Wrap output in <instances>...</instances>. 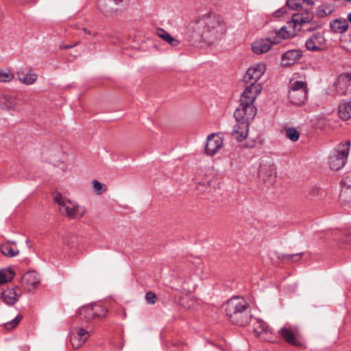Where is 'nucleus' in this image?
<instances>
[{
	"label": "nucleus",
	"mask_w": 351,
	"mask_h": 351,
	"mask_svg": "<svg viewBox=\"0 0 351 351\" xmlns=\"http://www.w3.org/2000/svg\"><path fill=\"white\" fill-rule=\"evenodd\" d=\"M187 29L189 36L195 40L212 44L226 32L227 26L220 15L208 14L191 21Z\"/></svg>",
	"instance_id": "obj_1"
},
{
	"label": "nucleus",
	"mask_w": 351,
	"mask_h": 351,
	"mask_svg": "<svg viewBox=\"0 0 351 351\" xmlns=\"http://www.w3.org/2000/svg\"><path fill=\"white\" fill-rule=\"evenodd\" d=\"M313 15L311 13L306 12L303 16L300 14H295L292 16L291 21L288 22L289 27L293 26L294 30L293 32L287 31V27L283 26L278 30H275V36L272 38L262 39L252 43V49L256 54H262L269 51L274 44L280 43L284 39H287L295 35V30H300L301 25L304 23H309L313 20Z\"/></svg>",
	"instance_id": "obj_2"
},
{
	"label": "nucleus",
	"mask_w": 351,
	"mask_h": 351,
	"mask_svg": "<svg viewBox=\"0 0 351 351\" xmlns=\"http://www.w3.org/2000/svg\"><path fill=\"white\" fill-rule=\"evenodd\" d=\"M261 93L258 86H253L249 89H245L240 97V105L235 110L234 117L237 121H241V129L243 134H246L247 125H250L256 114V107L254 101Z\"/></svg>",
	"instance_id": "obj_3"
},
{
	"label": "nucleus",
	"mask_w": 351,
	"mask_h": 351,
	"mask_svg": "<svg viewBox=\"0 0 351 351\" xmlns=\"http://www.w3.org/2000/svg\"><path fill=\"white\" fill-rule=\"evenodd\" d=\"M225 311L232 324L241 326L248 324L252 317L249 305L239 298L229 300L226 304Z\"/></svg>",
	"instance_id": "obj_4"
},
{
	"label": "nucleus",
	"mask_w": 351,
	"mask_h": 351,
	"mask_svg": "<svg viewBox=\"0 0 351 351\" xmlns=\"http://www.w3.org/2000/svg\"><path fill=\"white\" fill-rule=\"evenodd\" d=\"M53 199L58 206L60 213L69 219H80L84 216L86 209L76 202L64 197L61 193L54 195Z\"/></svg>",
	"instance_id": "obj_5"
},
{
	"label": "nucleus",
	"mask_w": 351,
	"mask_h": 351,
	"mask_svg": "<svg viewBox=\"0 0 351 351\" xmlns=\"http://www.w3.org/2000/svg\"><path fill=\"white\" fill-rule=\"evenodd\" d=\"M350 143H339L329 158V166L332 170L338 171L344 167L349 154Z\"/></svg>",
	"instance_id": "obj_6"
},
{
	"label": "nucleus",
	"mask_w": 351,
	"mask_h": 351,
	"mask_svg": "<svg viewBox=\"0 0 351 351\" xmlns=\"http://www.w3.org/2000/svg\"><path fill=\"white\" fill-rule=\"evenodd\" d=\"M307 85L305 82L291 80L289 82V99L295 105H302L307 100Z\"/></svg>",
	"instance_id": "obj_7"
},
{
	"label": "nucleus",
	"mask_w": 351,
	"mask_h": 351,
	"mask_svg": "<svg viewBox=\"0 0 351 351\" xmlns=\"http://www.w3.org/2000/svg\"><path fill=\"white\" fill-rule=\"evenodd\" d=\"M42 155L44 159L56 166L63 162L64 152L58 142L49 143L45 145Z\"/></svg>",
	"instance_id": "obj_8"
},
{
	"label": "nucleus",
	"mask_w": 351,
	"mask_h": 351,
	"mask_svg": "<svg viewBox=\"0 0 351 351\" xmlns=\"http://www.w3.org/2000/svg\"><path fill=\"white\" fill-rule=\"evenodd\" d=\"M265 70L266 66L263 62L257 63L250 66L244 76L245 82L249 84V85H247L245 89H249L253 86H258L261 88V91L262 86L260 84L257 83V81L263 75Z\"/></svg>",
	"instance_id": "obj_9"
},
{
	"label": "nucleus",
	"mask_w": 351,
	"mask_h": 351,
	"mask_svg": "<svg viewBox=\"0 0 351 351\" xmlns=\"http://www.w3.org/2000/svg\"><path fill=\"white\" fill-rule=\"evenodd\" d=\"M278 334L287 343L296 347L303 346L298 327L286 324L278 330Z\"/></svg>",
	"instance_id": "obj_10"
},
{
	"label": "nucleus",
	"mask_w": 351,
	"mask_h": 351,
	"mask_svg": "<svg viewBox=\"0 0 351 351\" xmlns=\"http://www.w3.org/2000/svg\"><path fill=\"white\" fill-rule=\"evenodd\" d=\"M258 176L264 182L269 184L274 182L276 177V169L271 160H263L258 169Z\"/></svg>",
	"instance_id": "obj_11"
},
{
	"label": "nucleus",
	"mask_w": 351,
	"mask_h": 351,
	"mask_svg": "<svg viewBox=\"0 0 351 351\" xmlns=\"http://www.w3.org/2000/svg\"><path fill=\"white\" fill-rule=\"evenodd\" d=\"M123 0H97V5L99 11L106 16H117L121 12L119 5Z\"/></svg>",
	"instance_id": "obj_12"
},
{
	"label": "nucleus",
	"mask_w": 351,
	"mask_h": 351,
	"mask_svg": "<svg viewBox=\"0 0 351 351\" xmlns=\"http://www.w3.org/2000/svg\"><path fill=\"white\" fill-rule=\"evenodd\" d=\"M90 332L88 330L76 326L74 327L70 333V340L74 349L80 348L89 338Z\"/></svg>",
	"instance_id": "obj_13"
},
{
	"label": "nucleus",
	"mask_w": 351,
	"mask_h": 351,
	"mask_svg": "<svg viewBox=\"0 0 351 351\" xmlns=\"http://www.w3.org/2000/svg\"><path fill=\"white\" fill-rule=\"evenodd\" d=\"M254 332L261 339L266 341H273L274 335L267 324L263 320H258L254 328Z\"/></svg>",
	"instance_id": "obj_14"
},
{
	"label": "nucleus",
	"mask_w": 351,
	"mask_h": 351,
	"mask_svg": "<svg viewBox=\"0 0 351 351\" xmlns=\"http://www.w3.org/2000/svg\"><path fill=\"white\" fill-rule=\"evenodd\" d=\"M223 138L215 134H210L207 137L205 152L208 155H215L223 146Z\"/></svg>",
	"instance_id": "obj_15"
},
{
	"label": "nucleus",
	"mask_w": 351,
	"mask_h": 351,
	"mask_svg": "<svg viewBox=\"0 0 351 351\" xmlns=\"http://www.w3.org/2000/svg\"><path fill=\"white\" fill-rule=\"evenodd\" d=\"M325 38L320 33L312 35L306 41V47L308 50L312 51H319L324 49Z\"/></svg>",
	"instance_id": "obj_16"
},
{
	"label": "nucleus",
	"mask_w": 351,
	"mask_h": 351,
	"mask_svg": "<svg viewBox=\"0 0 351 351\" xmlns=\"http://www.w3.org/2000/svg\"><path fill=\"white\" fill-rule=\"evenodd\" d=\"M336 89L342 95L351 93V74L341 73L338 77Z\"/></svg>",
	"instance_id": "obj_17"
},
{
	"label": "nucleus",
	"mask_w": 351,
	"mask_h": 351,
	"mask_svg": "<svg viewBox=\"0 0 351 351\" xmlns=\"http://www.w3.org/2000/svg\"><path fill=\"white\" fill-rule=\"evenodd\" d=\"M302 57V52L299 49H291L285 52L281 56L282 64L285 66L293 65Z\"/></svg>",
	"instance_id": "obj_18"
},
{
	"label": "nucleus",
	"mask_w": 351,
	"mask_h": 351,
	"mask_svg": "<svg viewBox=\"0 0 351 351\" xmlns=\"http://www.w3.org/2000/svg\"><path fill=\"white\" fill-rule=\"evenodd\" d=\"M22 285L27 291L35 289L40 283V279L36 272L32 271L25 273L21 278Z\"/></svg>",
	"instance_id": "obj_19"
},
{
	"label": "nucleus",
	"mask_w": 351,
	"mask_h": 351,
	"mask_svg": "<svg viewBox=\"0 0 351 351\" xmlns=\"http://www.w3.org/2000/svg\"><path fill=\"white\" fill-rule=\"evenodd\" d=\"M21 294V290L19 287H15L5 289L1 293V297L6 304L12 305L19 300Z\"/></svg>",
	"instance_id": "obj_20"
},
{
	"label": "nucleus",
	"mask_w": 351,
	"mask_h": 351,
	"mask_svg": "<svg viewBox=\"0 0 351 351\" xmlns=\"http://www.w3.org/2000/svg\"><path fill=\"white\" fill-rule=\"evenodd\" d=\"M17 77L20 82L26 85L34 84L38 77L37 75L31 69L27 71L19 70L17 72Z\"/></svg>",
	"instance_id": "obj_21"
},
{
	"label": "nucleus",
	"mask_w": 351,
	"mask_h": 351,
	"mask_svg": "<svg viewBox=\"0 0 351 351\" xmlns=\"http://www.w3.org/2000/svg\"><path fill=\"white\" fill-rule=\"evenodd\" d=\"M330 27L332 32L343 34L348 30L349 24L346 19H339L330 21Z\"/></svg>",
	"instance_id": "obj_22"
},
{
	"label": "nucleus",
	"mask_w": 351,
	"mask_h": 351,
	"mask_svg": "<svg viewBox=\"0 0 351 351\" xmlns=\"http://www.w3.org/2000/svg\"><path fill=\"white\" fill-rule=\"evenodd\" d=\"M351 181L346 178L343 180V186L341 190L339 197L341 200L347 204H351Z\"/></svg>",
	"instance_id": "obj_23"
},
{
	"label": "nucleus",
	"mask_w": 351,
	"mask_h": 351,
	"mask_svg": "<svg viewBox=\"0 0 351 351\" xmlns=\"http://www.w3.org/2000/svg\"><path fill=\"white\" fill-rule=\"evenodd\" d=\"M335 10V5L332 3H324L318 6L315 11V14L319 18H324Z\"/></svg>",
	"instance_id": "obj_24"
},
{
	"label": "nucleus",
	"mask_w": 351,
	"mask_h": 351,
	"mask_svg": "<svg viewBox=\"0 0 351 351\" xmlns=\"http://www.w3.org/2000/svg\"><path fill=\"white\" fill-rule=\"evenodd\" d=\"M338 114L341 119L347 120L351 118V101L341 102L339 105Z\"/></svg>",
	"instance_id": "obj_25"
},
{
	"label": "nucleus",
	"mask_w": 351,
	"mask_h": 351,
	"mask_svg": "<svg viewBox=\"0 0 351 351\" xmlns=\"http://www.w3.org/2000/svg\"><path fill=\"white\" fill-rule=\"evenodd\" d=\"M241 125V121H237V123L234 125L233 130L231 132V134L233 137H234L238 141H244L248 134L249 125H247V131L245 134H243L241 133L242 130L240 128Z\"/></svg>",
	"instance_id": "obj_26"
},
{
	"label": "nucleus",
	"mask_w": 351,
	"mask_h": 351,
	"mask_svg": "<svg viewBox=\"0 0 351 351\" xmlns=\"http://www.w3.org/2000/svg\"><path fill=\"white\" fill-rule=\"evenodd\" d=\"M156 34L173 47L177 46L179 43V41L177 39L172 37L167 32L163 29L158 28L156 30Z\"/></svg>",
	"instance_id": "obj_27"
},
{
	"label": "nucleus",
	"mask_w": 351,
	"mask_h": 351,
	"mask_svg": "<svg viewBox=\"0 0 351 351\" xmlns=\"http://www.w3.org/2000/svg\"><path fill=\"white\" fill-rule=\"evenodd\" d=\"M325 195V192L317 186H313L309 189L307 197L311 200H318Z\"/></svg>",
	"instance_id": "obj_28"
},
{
	"label": "nucleus",
	"mask_w": 351,
	"mask_h": 351,
	"mask_svg": "<svg viewBox=\"0 0 351 351\" xmlns=\"http://www.w3.org/2000/svg\"><path fill=\"white\" fill-rule=\"evenodd\" d=\"M80 315L88 321L95 319V314L93 311V305H89L81 308L80 309Z\"/></svg>",
	"instance_id": "obj_29"
},
{
	"label": "nucleus",
	"mask_w": 351,
	"mask_h": 351,
	"mask_svg": "<svg viewBox=\"0 0 351 351\" xmlns=\"http://www.w3.org/2000/svg\"><path fill=\"white\" fill-rule=\"evenodd\" d=\"M0 250L1 253L8 257H14L19 253V251L18 250H14L12 247L10 243L3 244L1 246Z\"/></svg>",
	"instance_id": "obj_30"
},
{
	"label": "nucleus",
	"mask_w": 351,
	"mask_h": 351,
	"mask_svg": "<svg viewBox=\"0 0 351 351\" xmlns=\"http://www.w3.org/2000/svg\"><path fill=\"white\" fill-rule=\"evenodd\" d=\"M14 78V73L8 69H0V82H11Z\"/></svg>",
	"instance_id": "obj_31"
},
{
	"label": "nucleus",
	"mask_w": 351,
	"mask_h": 351,
	"mask_svg": "<svg viewBox=\"0 0 351 351\" xmlns=\"http://www.w3.org/2000/svg\"><path fill=\"white\" fill-rule=\"evenodd\" d=\"M14 275V274L10 269L0 270V285L10 281L13 278Z\"/></svg>",
	"instance_id": "obj_32"
},
{
	"label": "nucleus",
	"mask_w": 351,
	"mask_h": 351,
	"mask_svg": "<svg viewBox=\"0 0 351 351\" xmlns=\"http://www.w3.org/2000/svg\"><path fill=\"white\" fill-rule=\"evenodd\" d=\"M2 102L5 108L9 110L14 109L15 108L16 99L12 96L3 95L2 97Z\"/></svg>",
	"instance_id": "obj_33"
},
{
	"label": "nucleus",
	"mask_w": 351,
	"mask_h": 351,
	"mask_svg": "<svg viewBox=\"0 0 351 351\" xmlns=\"http://www.w3.org/2000/svg\"><path fill=\"white\" fill-rule=\"evenodd\" d=\"M93 307V311L95 314V318L104 317L107 315L108 310L104 308L99 304H92Z\"/></svg>",
	"instance_id": "obj_34"
},
{
	"label": "nucleus",
	"mask_w": 351,
	"mask_h": 351,
	"mask_svg": "<svg viewBox=\"0 0 351 351\" xmlns=\"http://www.w3.org/2000/svg\"><path fill=\"white\" fill-rule=\"evenodd\" d=\"M23 316L21 314H19L14 319L8 322L3 326L5 330H9L15 328L22 319Z\"/></svg>",
	"instance_id": "obj_35"
},
{
	"label": "nucleus",
	"mask_w": 351,
	"mask_h": 351,
	"mask_svg": "<svg viewBox=\"0 0 351 351\" xmlns=\"http://www.w3.org/2000/svg\"><path fill=\"white\" fill-rule=\"evenodd\" d=\"M342 247L351 249V229L340 240Z\"/></svg>",
	"instance_id": "obj_36"
},
{
	"label": "nucleus",
	"mask_w": 351,
	"mask_h": 351,
	"mask_svg": "<svg viewBox=\"0 0 351 351\" xmlns=\"http://www.w3.org/2000/svg\"><path fill=\"white\" fill-rule=\"evenodd\" d=\"M302 254H303L302 253L293 254H283L280 255L278 258L282 261H286L287 262H294V261H297Z\"/></svg>",
	"instance_id": "obj_37"
},
{
	"label": "nucleus",
	"mask_w": 351,
	"mask_h": 351,
	"mask_svg": "<svg viewBox=\"0 0 351 351\" xmlns=\"http://www.w3.org/2000/svg\"><path fill=\"white\" fill-rule=\"evenodd\" d=\"M287 136L293 142H295L299 138V132L295 128H288L286 130Z\"/></svg>",
	"instance_id": "obj_38"
},
{
	"label": "nucleus",
	"mask_w": 351,
	"mask_h": 351,
	"mask_svg": "<svg viewBox=\"0 0 351 351\" xmlns=\"http://www.w3.org/2000/svg\"><path fill=\"white\" fill-rule=\"evenodd\" d=\"M287 5L291 10H298L302 5V0H287Z\"/></svg>",
	"instance_id": "obj_39"
},
{
	"label": "nucleus",
	"mask_w": 351,
	"mask_h": 351,
	"mask_svg": "<svg viewBox=\"0 0 351 351\" xmlns=\"http://www.w3.org/2000/svg\"><path fill=\"white\" fill-rule=\"evenodd\" d=\"M93 187L94 191H95V193L97 195L102 194V193L104 191V189H103L104 186L101 183H100L97 180H95L93 181Z\"/></svg>",
	"instance_id": "obj_40"
},
{
	"label": "nucleus",
	"mask_w": 351,
	"mask_h": 351,
	"mask_svg": "<svg viewBox=\"0 0 351 351\" xmlns=\"http://www.w3.org/2000/svg\"><path fill=\"white\" fill-rule=\"evenodd\" d=\"M211 184V181H206L202 182H199L197 186V189L200 192H205L208 190V186H210Z\"/></svg>",
	"instance_id": "obj_41"
},
{
	"label": "nucleus",
	"mask_w": 351,
	"mask_h": 351,
	"mask_svg": "<svg viewBox=\"0 0 351 351\" xmlns=\"http://www.w3.org/2000/svg\"><path fill=\"white\" fill-rule=\"evenodd\" d=\"M145 300L147 303L154 304L156 302V295L152 292H147L145 295Z\"/></svg>",
	"instance_id": "obj_42"
},
{
	"label": "nucleus",
	"mask_w": 351,
	"mask_h": 351,
	"mask_svg": "<svg viewBox=\"0 0 351 351\" xmlns=\"http://www.w3.org/2000/svg\"><path fill=\"white\" fill-rule=\"evenodd\" d=\"M77 43H75L74 45H61L60 49H69L74 47Z\"/></svg>",
	"instance_id": "obj_43"
},
{
	"label": "nucleus",
	"mask_w": 351,
	"mask_h": 351,
	"mask_svg": "<svg viewBox=\"0 0 351 351\" xmlns=\"http://www.w3.org/2000/svg\"><path fill=\"white\" fill-rule=\"evenodd\" d=\"M303 3H305L307 5H309L311 7H313L315 4V3L313 0H302V4Z\"/></svg>",
	"instance_id": "obj_44"
},
{
	"label": "nucleus",
	"mask_w": 351,
	"mask_h": 351,
	"mask_svg": "<svg viewBox=\"0 0 351 351\" xmlns=\"http://www.w3.org/2000/svg\"><path fill=\"white\" fill-rule=\"evenodd\" d=\"M285 8H282L281 10H278L276 12V14L277 16H280L281 14H283L284 13H285V12L282 11Z\"/></svg>",
	"instance_id": "obj_45"
},
{
	"label": "nucleus",
	"mask_w": 351,
	"mask_h": 351,
	"mask_svg": "<svg viewBox=\"0 0 351 351\" xmlns=\"http://www.w3.org/2000/svg\"><path fill=\"white\" fill-rule=\"evenodd\" d=\"M62 242L63 245H69V243H67V241H66V239L64 237L62 238Z\"/></svg>",
	"instance_id": "obj_46"
},
{
	"label": "nucleus",
	"mask_w": 351,
	"mask_h": 351,
	"mask_svg": "<svg viewBox=\"0 0 351 351\" xmlns=\"http://www.w3.org/2000/svg\"><path fill=\"white\" fill-rule=\"evenodd\" d=\"M348 20L351 23V12L348 15Z\"/></svg>",
	"instance_id": "obj_47"
},
{
	"label": "nucleus",
	"mask_w": 351,
	"mask_h": 351,
	"mask_svg": "<svg viewBox=\"0 0 351 351\" xmlns=\"http://www.w3.org/2000/svg\"><path fill=\"white\" fill-rule=\"evenodd\" d=\"M83 30L84 31V32L86 33H89L90 32L88 31L86 28H84Z\"/></svg>",
	"instance_id": "obj_48"
}]
</instances>
